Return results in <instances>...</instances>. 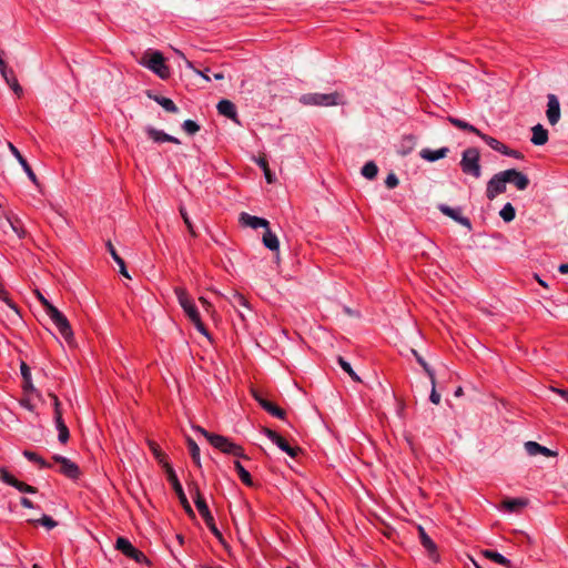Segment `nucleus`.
<instances>
[{
	"label": "nucleus",
	"mask_w": 568,
	"mask_h": 568,
	"mask_svg": "<svg viewBox=\"0 0 568 568\" xmlns=\"http://www.w3.org/2000/svg\"><path fill=\"white\" fill-rule=\"evenodd\" d=\"M195 430L201 433L214 448L222 453L245 458L244 449L240 445L230 440V438L210 433L201 426L195 427Z\"/></svg>",
	"instance_id": "obj_1"
},
{
	"label": "nucleus",
	"mask_w": 568,
	"mask_h": 568,
	"mask_svg": "<svg viewBox=\"0 0 568 568\" xmlns=\"http://www.w3.org/2000/svg\"><path fill=\"white\" fill-rule=\"evenodd\" d=\"M175 295L178 297L179 304L190 318V321L194 324L195 328L203 335L209 336V332L204 325V323L201 320L200 313L192 301V298L189 296L187 292L183 287H175L174 290Z\"/></svg>",
	"instance_id": "obj_2"
},
{
	"label": "nucleus",
	"mask_w": 568,
	"mask_h": 568,
	"mask_svg": "<svg viewBox=\"0 0 568 568\" xmlns=\"http://www.w3.org/2000/svg\"><path fill=\"white\" fill-rule=\"evenodd\" d=\"M303 105L310 106H335L345 104L344 95L337 91L332 93H305L300 98Z\"/></svg>",
	"instance_id": "obj_3"
},
{
	"label": "nucleus",
	"mask_w": 568,
	"mask_h": 568,
	"mask_svg": "<svg viewBox=\"0 0 568 568\" xmlns=\"http://www.w3.org/2000/svg\"><path fill=\"white\" fill-rule=\"evenodd\" d=\"M480 154L478 149L468 148L462 154L460 168L465 174L479 179L481 175Z\"/></svg>",
	"instance_id": "obj_4"
},
{
	"label": "nucleus",
	"mask_w": 568,
	"mask_h": 568,
	"mask_svg": "<svg viewBox=\"0 0 568 568\" xmlns=\"http://www.w3.org/2000/svg\"><path fill=\"white\" fill-rule=\"evenodd\" d=\"M45 313L57 326L58 331L65 341H70L73 336L68 318L50 302H45Z\"/></svg>",
	"instance_id": "obj_5"
},
{
	"label": "nucleus",
	"mask_w": 568,
	"mask_h": 568,
	"mask_svg": "<svg viewBox=\"0 0 568 568\" xmlns=\"http://www.w3.org/2000/svg\"><path fill=\"white\" fill-rule=\"evenodd\" d=\"M165 474H166L168 481L171 484V486H172L173 490L175 491L184 510L189 515H194L193 509H192V507L186 498V495L183 490V487H182L174 469L172 468V466L170 464H165Z\"/></svg>",
	"instance_id": "obj_6"
},
{
	"label": "nucleus",
	"mask_w": 568,
	"mask_h": 568,
	"mask_svg": "<svg viewBox=\"0 0 568 568\" xmlns=\"http://www.w3.org/2000/svg\"><path fill=\"white\" fill-rule=\"evenodd\" d=\"M194 504H195V507L197 508L200 515L202 516V518L204 519L206 526L209 527V529L212 531V534L219 538L222 537V534L220 532V530L217 529L216 525H215V521H214V518L209 509V506L205 501V499L202 497L200 490L196 488L195 489V495H194Z\"/></svg>",
	"instance_id": "obj_7"
},
{
	"label": "nucleus",
	"mask_w": 568,
	"mask_h": 568,
	"mask_svg": "<svg viewBox=\"0 0 568 568\" xmlns=\"http://www.w3.org/2000/svg\"><path fill=\"white\" fill-rule=\"evenodd\" d=\"M508 180L509 179L505 174V171L494 174L487 182L486 196L489 200H494L497 195L504 193L506 191Z\"/></svg>",
	"instance_id": "obj_8"
},
{
	"label": "nucleus",
	"mask_w": 568,
	"mask_h": 568,
	"mask_svg": "<svg viewBox=\"0 0 568 568\" xmlns=\"http://www.w3.org/2000/svg\"><path fill=\"white\" fill-rule=\"evenodd\" d=\"M262 433L272 440L281 450L286 453L291 457H296L301 449L298 447L291 446L285 438L278 435L275 430L263 427Z\"/></svg>",
	"instance_id": "obj_9"
},
{
	"label": "nucleus",
	"mask_w": 568,
	"mask_h": 568,
	"mask_svg": "<svg viewBox=\"0 0 568 568\" xmlns=\"http://www.w3.org/2000/svg\"><path fill=\"white\" fill-rule=\"evenodd\" d=\"M51 397L54 406V423L58 430V439L61 444H65L70 438L69 428L63 422L59 398L53 394H51Z\"/></svg>",
	"instance_id": "obj_10"
},
{
	"label": "nucleus",
	"mask_w": 568,
	"mask_h": 568,
	"mask_svg": "<svg viewBox=\"0 0 568 568\" xmlns=\"http://www.w3.org/2000/svg\"><path fill=\"white\" fill-rule=\"evenodd\" d=\"M115 548L125 555L128 558L141 564L146 560L145 555L136 549L129 539L119 537L115 542Z\"/></svg>",
	"instance_id": "obj_11"
},
{
	"label": "nucleus",
	"mask_w": 568,
	"mask_h": 568,
	"mask_svg": "<svg viewBox=\"0 0 568 568\" xmlns=\"http://www.w3.org/2000/svg\"><path fill=\"white\" fill-rule=\"evenodd\" d=\"M144 64L161 79H168L170 77V71L165 64L164 58L162 53L158 51L152 52L149 57V60Z\"/></svg>",
	"instance_id": "obj_12"
},
{
	"label": "nucleus",
	"mask_w": 568,
	"mask_h": 568,
	"mask_svg": "<svg viewBox=\"0 0 568 568\" xmlns=\"http://www.w3.org/2000/svg\"><path fill=\"white\" fill-rule=\"evenodd\" d=\"M226 300L232 305V307L236 311L241 321L245 322L246 313L252 312L247 300L239 292H232L231 295L226 297Z\"/></svg>",
	"instance_id": "obj_13"
},
{
	"label": "nucleus",
	"mask_w": 568,
	"mask_h": 568,
	"mask_svg": "<svg viewBox=\"0 0 568 568\" xmlns=\"http://www.w3.org/2000/svg\"><path fill=\"white\" fill-rule=\"evenodd\" d=\"M52 458L55 463L60 464L61 474L71 479H75L79 477L80 469L75 463L61 455H54Z\"/></svg>",
	"instance_id": "obj_14"
},
{
	"label": "nucleus",
	"mask_w": 568,
	"mask_h": 568,
	"mask_svg": "<svg viewBox=\"0 0 568 568\" xmlns=\"http://www.w3.org/2000/svg\"><path fill=\"white\" fill-rule=\"evenodd\" d=\"M438 210L446 216L453 219L455 222L460 225L467 227L469 231L471 230V222L468 217L462 215L460 207H450L447 204H439Z\"/></svg>",
	"instance_id": "obj_15"
},
{
	"label": "nucleus",
	"mask_w": 568,
	"mask_h": 568,
	"mask_svg": "<svg viewBox=\"0 0 568 568\" xmlns=\"http://www.w3.org/2000/svg\"><path fill=\"white\" fill-rule=\"evenodd\" d=\"M547 99H548V103H547L546 115H547L548 122L551 125H555L558 123V121L560 119V103H559L558 98L552 93L548 94Z\"/></svg>",
	"instance_id": "obj_16"
},
{
	"label": "nucleus",
	"mask_w": 568,
	"mask_h": 568,
	"mask_svg": "<svg viewBox=\"0 0 568 568\" xmlns=\"http://www.w3.org/2000/svg\"><path fill=\"white\" fill-rule=\"evenodd\" d=\"M505 174L509 179L508 183H513L517 187V190L524 191L528 187L529 179L523 172L517 171L516 169H508L505 170Z\"/></svg>",
	"instance_id": "obj_17"
},
{
	"label": "nucleus",
	"mask_w": 568,
	"mask_h": 568,
	"mask_svg": "<svg viewBox=\"0 0 568 568\" xmlns=\"http://www.w3.org/2000/svg\"><path fill=\"white\" fill-rule=\"evenodd\" d=\"M8 149L10 150L11 154L18 160L20 165L22 166L23 171L28 175V178L34 183H38L37 175L34 174L33 170L29 165L28 161L23 158V155L20 153V151L16 148V145L11 142L7 143Z\"/></svg>",
	"instance_id": "obj_18"
},
{
	"label": "nucleus",
	"mask_w": 568,
	"mask_h": 568,
	"mask_svg": "<svg viewBox=\"0 0 568 568\" xmlns=\"http://www.w3.org/2000/svg\"><path fill=\"white\" fill-rule=\"evenodd\" d=\"M145 132L148 134V136L155 143H163V142H171V143H174V144H180L181 141L173 136V135H170L161 130H158L153 126H146L145 128Z\"/></svg>",
	"instance_id": "obj_19"
},
{
	"label": "nucleus",
	"mask_w": 568,
	"mask_h": 568,
	"mask_svg": "<svg viewBox=\"0 0 568 568\" xmlns=\"http://www.w3.org/2000/svg\"><path fill=\"white\" fill-rule=\"evenodd\" d=\"M240 223L244 226L252 227L254 230L258 227L267 229L270 223L267 220L258 216L251 215L248 213L242 212L240 214Z\"/></svg>",
	"instance_id": "obj_20"
},
{
	"label": "nucleus",
	"mask_w": 568,
	"mask_h": 568,
	"mask_svg": "<svg viewBox=\"0 0 568 568\" xmlns=\"http://www.w3.org/2000/svg\"><path fill=\"white\" fill-rule=\"evenodd\" d=\"M418 537L423 547L428 551L429 558L436 561L438 559L436 544L422 526H418Z\"/></svg>",
	"instance_id": "obj_21"
},
{
	"label": "nucleus",
	"mask_w": 568,
	"mask_h": 568,
	"mask_svg": "<svg viewBox=\"0 0 568 568\" xmlns=\"http://www.w3.org/2000/svg\"><path fill=\"white\" fill-rule=\"evenodd\" d=\"M216 109L221 115H224L227 119H231L235 123L240 124V121L237 119L236 106L232 101L223 99L217 103Z\"/></svg>",
	"instance_id": "obj_22"
},
{
	"label": "nucleus",
	"mask_w": 568,
	"mask_h": 568,
	"mask_svg": "<svg viewBox=\"0 0 568 568\" xmlns=\"http://www.w3.org/2000/svg\"><path fill=\"white\" fill-rule=\"evenodd\" d=\"M449 149L444 146L438 150L423 149L419 152V156L428 162H435L447 156Z\"/></svg>",
	"instance_id": "obj_23"
},
{
	"label": "nucleus",
	"mask_w": 568,
	"mask_h": 568,
	"mask_svg": "<svg viewBox=\"0 0 568 568\" xmlns=\"http://www.w3.org/2000/svg\"><path fill=\"white\" fill-rule=\"evenodd\" d=\"M525 449H526L527 454L530 456H536L537 454H541L547 457L556 455V453L550 450L549 448L541 446L538 443L531 442V440L525 443Z\"/></svg>",
	"instance_id": "obj_24"
},
{
	"label": "nucleus",
	"mask_w": 568,
	"mask_h": 568,
	"mask_svg": "<svg viewBox=\"0 0 568 568\" xmlns=\"http://www.w3.org/2000/svg\"><path fill=\"white\" fill-rule=\"evenodd\" d=\"M532 135H531V143L535 145H544L548 141V131L541 125L536 124L531 129Z\"/></svg>",
	"instance_id": "obj_25"
},
{
	"label": "nucleus",
	"mask_w": 568,
	"mask_h": 568,
	"mask_svg": "<svg viewBox=\"0 0 568 568\" xmlns=\"http://www.w3.org/2000/svg\"><path fill=\"white\" fill-rule=\"evenodd\" d=\"M528 505L525 498H507L503 501V507L509 513H518Z\"/></svg>",
	"instance_id": "obj_26"
},
{
	"label": "nucleus",
	"mask_w": 568,
	"mask_h": 568,
	"mask_svg": "<svg viewBox=\"0 0 568 568\" xmlns=\"http://www.w3.org/2000/svg\"><path fill=\"white\" fill-rule=\"evenodd\" d=\"M483 556L496 564L505 566L507 568H511V561L507 559L505 556L499 554L498 551L491 549H485L481 551Z\"/></svg>",
	"instance_id": "obj_27"
},
{
	"label": "nucleus",
	"mask_w": 568,
	"mask_h": 568,
	"mask_svg": "<svg viewBox=\"0 0 568 568\" xmlns=\"http://www.w3.org/2000/svg\"><path fill=\"white\" fill-rule=\"evenodd\" d=\"M106 248H108V252L111 254L112 258L114 260V262L119 265V268H120V273L130 278V275L126 271V266H125V262L124 260L118 254L115 247L113 246V244L111 243V241H108L106 242Z\"/></svg>",
	"instance_id": "obj_28"
},
{
	"label": "nucleus",
	"mask_w": 568,
	"mask_h": 568,
	"mask_svg": "<svg viewBox=\"0 0 568 568\" xmlns=\"http://www.w3.org/2000/svg\"><path fill=\"white\" fill-rule=\"evenodd\" d=\"M263 244L265 247H267L270 251H278L280 248V242L276 236L271 230L270 226L265 229V233L263 235Z\"/></svg>",
	"instance_id": "obj_29"
},
{
	"label": "nucleus",
	"mask_w": 568,
	"mask_h": 568,
	"mask_svg": "<svg viewBox=\"0 0 568 568\" xmlns=\"http://www.w3.org/2000/svg\"><path fill=\"white\" fill-rule=\"evenodd\" d=\"M261 407L274 417L284 419L286 413L284 409L272 403L271 400L261 402Z\"/></svg>",
	"instance_id": "obj_30"
},
{
	"label": "nucleus",
	"mask_w": 568,
	"mask_h": 568,
	"mask_svg": "<svg viewBox=\"0 0 568 568\" xmlns=\"http://www.w3.org/2000/svg\"><path fill=\"white\" fill-rule=\"evenodd\" d=\"M149 97L151 99H153L158 104H160L168 112L176 113L179 111L175 103L169 98L161 97V95H152L150 93H149Z\"/></svg>",
	"instance_id": "obj_31"
},
{
	"label": "nucleus",
	"mask_w": 568,
	"mask_h": 568,
	"mask_svg": "<svg viewBox=\"0 0 568 568\" xmlns=\"http://www.w3.org/2000/svg\"><path fill=\"white\" fill-rule=\"evenodd\" d=\"M448 121L454 125L456 126L457 129H460V130H464V131H468V132H471L474 134H480V130H478L476 126H474L473 124L464 121V120H460L458 118H455V116H448Z\"/></svg>",
	"instance_id": "obj_32"
},
{
	"label": "nucleus",
	"mask_w": 568,
	"mask_h": 568,
	"mask_svg": "<svg viewBox=\"0 0 568 568\" xmlns=\"http://www.w3.org/2000/svg\"><path fill=\"white\" fill-rule=\"evenodd\" d=\"M416 144V138L414 135H406L402 139L398 153L403 156L409 154Z\"/></svg>",
	"instance_id": "obj_33"
},
{
	"label": "nucleus",
	"mask_w": 568,
	"mask_h": 568,
	"mask_svg": "<svg viewBox=\"0 0 568 568\" xmlns=\"http://www.w3.org/2000/svg\"><path fill=\"white\" fill-rule=\"evenodd\" d=\"M413 355L415 356L417 363L423 367L427 376L429 377L430 384H435V372L434 369L428 365V363L423 358L422 355L416 349H412Z\"/></svg>",
	"instance_id": "obj_34"
},
{
	"label": "nucleus",
	"mask_w": 568,
	"mask_h": 568,
	"mask_svg": "<svg viewBox=\"0 0 568 568\" xmlns=\"http://www.w3.org/2000/svg\"><path fill=\"white\" fill-rule=\"evenodd\" d=\"M2 78L18 97L22 95L23 90L19 84L13 71H10L9 74L2 75Z\"/></svg>",
	"instance_id": "obj_35"
},
{
	"label": "nucleus",
	"mask_w": 568,
	"mask_h": 568,
	"mask_svg": "<svg viewBox=\"0 0 568 568\" xmlns=\"http://www.w3.org/2000/svg\"><path fill=\"white\" fill-rule=\"evenodd\" d=\"M149 447H150L154 458L165 469V464H169V463L166 462L165 454L161 450L160 446L155 442L149 440Z\"/></svg>",
	"instance_id": "obj_36"
},
{
	"label": "nucleus",
	"mask_w": 568,
	"mask_h": 568,
	"mask_svg": "<svg viewBox=\"0 0 568 568\" xmlns=\"http://www.w3.org/2000/svg\"><path fill=\"white\" fill-rule=\"evenodd\" d=\"M234 467L242 483L245 484L246 486H253V480L251 478L250 473L243 467V465L239 460L234 462Z\"/></svg>",
	"instance_id": "obj_37"
},
{
	"label": "nucleus",
	"mask_w": 568,
	"mask_h": 568,
	"mask_svg": "<svg viewBox=\"0 0 568 568\" xmlns=\"http://www.w3.org/2000/svg\"><path fill=\"white\" fill-rule=\"evenodd\" d=\"M20 372H21L23 383H24V385H23L24 390H33L30 367L24 362H22L20 365Z\"/></svg>",
	"instance_id": "obj_38"
},
{
	"label": "nucleus",
	"mask_w": 568,
	"mask_h": 568,
	"mask_svg": "<svg viewBox=\"0 0 568 568\" xmlns=\"http://www.w3.org/2000/svg\"><path fill=\"white\" fill-rule=\"evenodd\" d=\"M23 456L33 463H37L40 468H50L51 464L44 460L41 456H39L37 453L31 450H24Z\"/></svg>",
	"instance_id": "obj_39"
},
{
	"label": "nucleus",
	"mask_w": 568,
	"mask_h": 568,
	"mask_svg": "<svg viewBox=\"0 0 568 568\" xmlns=\"http://www.w3.org/2000/svg\"><path fill=\"white\" fill-rule=\"evenodd\" d=\"M499 215L505 222L509 223L515 219L516 210L511 203H506L500 210Z\"/></svg>",
	"instance_id": "obj_40"
},
{
	"label": "nucleus",
	"mask_w": 568,
	"mask_h": 568,
	"mask_svg": "<svg viewBox=\"0 0 568 568\" xmlns=\"http://www.w3.org/2000/svg\"><path fill=\"white\" fill-rule=\"evenodd\" d=\"M377 173H378V168L375 164V162H373V161L365 163V165L362 168L363 176H365L368 180L375 179Z\"/></svg>",
	"instance_id": "obj_41"
},
{
	"label": "nucleus",
	"mask_w": 568,
	"mask_h": 568,
	"mask_svg": "<svg viewBox=\"0 0 568 568\" xmlns=\"http://www.w3.org/2000/svg\"><path fill=\"white\" fill-rule=\"evenodd\" d=\"M29 523H32L36 525L39 524V525L45 527L48 530H51L58 526V523L52 517H50L48 515H43L40 519H30Z\"/></svg>",
	"instance_id": "obj_42"
},
{
	"label": "nucleus",
	"mask_w": 568,
	"mask_h": 568,
	"mask_svg": "<svg viewBox=\"0 0 568 568\" xmlns=\"http://www.w3.org/2000/svg\"><path fill=\"white\" fill-rule=\"evenodd\" d=\"M337 362H338L339 366L342 367V369L345 373H347L354 382H357V383L361 382L359 376L354 372V369L352 368L351 364L347 361H345L342 356H338Z\"/></svg>",
	"instance_id": "obj_43"
},
{
	"label": "nucleus",
	"mask_w": 568,
	"mask_h": 568,
	"mask_svg": "<svg viewBox=\"0 0 568 568\" xmlns=\"http://www.w3.org/2000/svg\"><path fill=\"white\" fill-rule=\"evenodd\" d=\"M187 446H189L190 455H191L193 462L197 466H201L200 448H199L197 444L191 437H189L187 438Z\"/></svg>",
	"instance_id": "obj_44"
},
{
	"label": "nucleus",
	"mask_w": 568,
	"mask_h": 568,
	"mask_svg": "<svg viewBox=\"0 0 568 568\" xmlns=\"http://www.w3.org/2000/svg\"><path fill=\"white\" fill-rule=\"evenodd\" d=\"M179 211H180L181 217L183 219V222H184L185 226L187 227V231L191 234V236H193V237L197 236V234L194 230V225H193L185 207L183 205H181L179 207Z\"/></svg>",
	"instance_id": "obj_45"
},
{
	"label": "nucleus",
	"mask_w": 568,
	"mask_h": 568,
	"mask_svg": "<svg viewBox=\"0 0 568 568\" xmlns=\"http://www.w3.org/2000/svg\"><path fill=\"white\" fill-rule=\"evenodd\" d=\"M257 165L263 170L267 183L274 182V176L268 168V162L265 158H258L256 160Z\"/></svg>",
	"instance_id": "obj_46"
},
{
	"label": "nucleus",
	"mask_w": 568,
	"mask_h": 568,
	"mask_svg": "<svg viewBox=\"0 0 568 568\" xmlns=\"http://www.w3.org/2000/svg\"><path fill=\"white\" fill-rule=\"evenodd\" d=\"M182 129L189 134L194 135L200 131V125L193 120H185L182 123Z\"/></svg>",
	"instance_id": "obj_47"
},
{
	"label": "nucleus",
	"mask_w": 568,
	"mask_h": 568,
	"mask_svg": "<svg viewBox=\"0 0 568 568\" xmlns=\"http://www.w3.org/2000/svg\"><path fill=\"white\" fill-rule=\"evenodd\" d=\"M12 487H14L16 489H18L20 493H26V494H36L37 493V488L31 486V485H28L23 481H20L18 479H16V481L13 483Z\"/></svg>",
	"instance_id": "obj_48"
},
{
	"label": "nucleus",
	"mask_w": 568,
	"mask_h": 568,
	"mask_svg": "<svg viewBox=\"0 0 568 568\" xmlns=\"http://www.w3.org/2000/svg\"><path fill=\"white\" fill-rule=\"evenodd\" d=\"M487 145H489L493 150H497L499 146V141L490 135H487L480 131V134H477Z\"/></svg>",
	"instance_id": "obj_49"
},
{
	"label": "nucleus",
	"mask_w": 568,
	"mask_h": 568,
	"mask_svg": "<svg viewBox=\"0 0 568 568\" xmlns=\"http://www.w3.org/2000/svg\"><path fill=\"white\" fill-rule=\"evenodd\" d=\"M16 479L17 478L13 475H11L6 468L0 467V480L12 486Z\"/></svg>",
	"instance_id": "obj_50"
},
{
	"label": "nucleus",
	"mask_w": 568,
	"mask_h": 568,
	"mask_svg": "<svg viewBox=\"0 0 568 568\" xmlns=\"http://www.w3.org/2000/svg\"><path fill=\"white\" fill-rule=\"evenodd\" d=\"M0 300L7 303V305L12 308L16 313H19L17 305L9 297L8 292L3 288L0 291Z\"/></svg>",
	"instance_id": "obj_51"
},
{
	"label": "nucleus",
	"mask_w": 568,
	"mask_h": 568,
	"mask_svg": "<svg viewBox=\"0 0 568 568\" xmlns=\"http://www.w3.org/2000/svg\"><path fill=\"white\" fill-rule=\"evenodd\" d=\"M0 300L7 303V305L12 308L16 313H19L17 305L9 297L8 292L3 288L0 291Z\"/></svg>",
	"instance_id": "obj_52"
},
{
	"label": "nucleus",
	"mask_w": 568,
	"mask_h": 568,
	"mask_svg": "<svg viewBox=\"0 0 568 568\" xmlns=\"http://www.w3.org/2000/svg\"><path fill=\"white\" fill-rule=\"evenodd\" d=\"M399 183V180L398 178L396 176L395 173H389L387 176H386V180H385V185L388 187V189H394L398 185Z\"/></svg>",
	"instance_id": "obj_53"
},
{
	"label": "nucleus",
	"mask_w": 568,
	"mask_h": 568,
	"mask_svg": "<svg viewBox=\"0 0 568 568\" xmlns=\"http://www.w3.org/2000/svg\"><path fill=\"white\" fill-rule=\"evenodd\" d=\"M8 221H9V224H10V226H11L12 231H13V232H14V233L20 237V239L24 237L26 232H24V230H23L21 226H19V225H18V220L12 221V220H10V219H9Z\"/></svg>",
	"instance_id": "obj_54"
},
{
	"label": "nucleus",
	"mask_w": 568,
	"mask_h": 568,
	"mask_svg": "<svg viewBox=\"0 0 568 568\" xmlns=\"http://www.w3.org/2000/svg\"><path fill=\"white\" fill-rule=\"evenodd\" d=\"M429 400L435 405H438L440 403V395L436 390V383L434 385L432 384Z\"/></svg>",
	"instance_id": "obj_55"
},
{
	"label": "nucleus",
	"mask_w": 568,
	"mask_h": 568,
	"mask_svg": "<svg viewBox=\"0 0 568 568\" xmlns=\"http://www.w3.org/2000/svg\"><path fill=\"white\" fill-rule=\"evenodd\" d=\"M10 71H12V70L8 69L7 63L2 58V53H0V73H1V75L9 74Z\"/></svg>",
	"instance_id": "obj_56"
},
{
	"label": "nucleus",
	"mask_w": 568,
	"mask_h": 568,
	"mask_svg": "<svg viewBox=\"0 0 568 568\" xmlns=\"http://www.w3.org/2000/svg\"><path fill=\"white\" fill-rule=\"evenodd\" d=\"M253 394V397L254 399L258 403V405L261 406V402H266L268 400L261 392L258 390H253L252 392Z\"/></svg>",
	"instance_id": "obj_57"
},
{
	"label": "nucleus",
	"mask_w": 568,
	"mask_h": 568,
	"mask_svg": "<svg viewBox=\"0 0 568 568\" xmlns=\"http://www.w3.org/2000/svg\"><path fill=\"white\" fill-rule=\"evenodd\" d=\"M551 390L560 395L568 403V389L551 387Z\"/></svg>",
	"instance_id": "obj_58"
},
{
	"label": "nucleus",
	"mask_w": 568,
	"mask_h": 568,
	"mask_svg": "<svg viewBox=\"0 0 568 568\" xmlns=\"http://www.w3.org/2000/svg\"><path fill=\"white\" fill-rule=\"evenodd\" d=\"M20 504L26 507V508H34V504L27 497H22L21 500H20Z\"/></svg>",
	"instance_id": "obj_59"
},
{
	"label": "nucleus",
	"mask_w": 568,
	"mask_h": 568,
	"mask_svg": "<svg viewBox=\"0 0 568 568\" xmlns=\"http://www.w3.org/2000/svg\"><path fill=\"white\" fill-rule=\"evenodd\" d=\"M511 149L508 148L507 145H505L504 143H499V146L497 148V152L504 154V155H508V152L510 151Z\"/></svg>",
	"instance_id": "obj_60"
},
{
	"label": "nucleus",
	"mask_w": 568,
	"mask_h": 568,
	"mask_svg": "<svg viewBox=\"0 0 568 568\" xmlns=\"http://www.w3.org/2000/svg\"><path fill=\"white\" fill-rule=\"evenodd\" d=\"M507 156H510V158H515V159H518V160H521L524 159V155L521 152L517 151V150H514L511 149L509 152H508V155Z\"/></svg>",
	"instance_id": "obj_61"
},
{
	"label": "nucleus",
	"mask_w": 568,
	"mask_h": 568,
	"mask_svg": "<svg viewBox=\"0 0 568 568\" xmlns=\"http://www.w3.org/2000/svg\"><path fill=\"white\" fill-rule=\"evenodd\" d=\"M197 74H200L203 79L206 81H211V77L207 74L210 72V69H205L204 71L195 70Z\"/></svg>",
	"instance_id": "obj_62"
},
{
	"label": "nucleus",
	"mask_w": 568,
	"mask_h": 568,
	"mask_svg": "<svg viewBox=\"0 0 568 568\" xmlns=\"http://www.w3.org/2000/svg\"><path fill=\"white\" fill-rule=\"evenodd\" d=\"M558 271L561 274H568V263L560 264L559 267H558Z\"/></svg>",
	"instance_id": "obj_63"
},
{
	"label": "nucleus",
	"mask_w": 568,
	"mask_h": 568,
	"mask_svg": "<svg viewBox=\"0 0 568 568\" xmlns=\"http://www.w3.org/2000/svg\"><path fill=\"white\" fill-rule=\"evenodd\" d=\"M213 79H215V80H223L224 79V73L223 72L213 73Z\"/></svg>",
	"instance_id": "obj_64"
}]
</instances>
